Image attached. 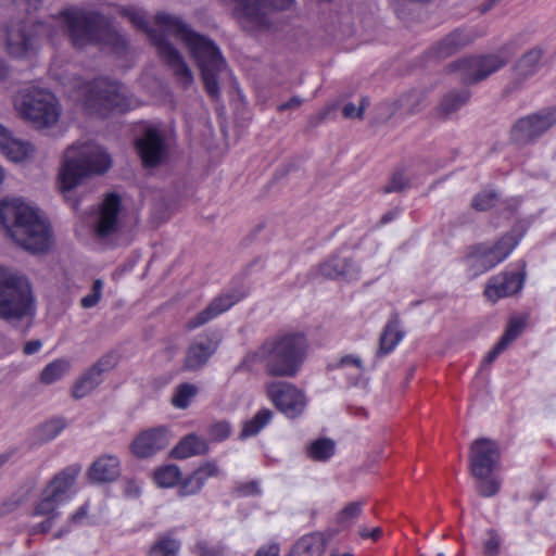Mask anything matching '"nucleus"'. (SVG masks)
<instances>
[{"mask_svg":"<svg viewBox=\"0 0 556 556\" xmlns=\"http://www.w3.org/2000/svg\"><path fill=\"white\" fill-rule=\"evenodd\" d=\"M46 27L38 21H11L7 25V49L13 58H24L34 52Z\"/></svg>","mask_w":556,"mask_h":556,"instance_id":"9b49d317","label":"nucleus"},{"mask_svg":"<svg viewBox=\"0 0 556 556\" xmlns=\"http://www.w3.org/2000/svg\"><path fill=\"white\" fill-rule=\"evenodd\" d=\"M98 45L109 46L118 54L124 53L128 48L127 39L112 26L109 17L106 20V26L100 35Z\"/></svg>","mask_w":556,"mask_h":556,"instance_id":"473e14b6","label":"nucleus"},{"mask_svg":"<svg viewBox=\"0 0 556 556\" xmlns=\"http://www.w3.org/2000/svg\"><path fill=\"white\" fill-rule=\"evenodd\" d=\"M0 151L17 163L33 156L35 149L29 142L15 139L8 129L0 126Z\"/></svg>","mask_w":556,"mask_h":556,"instance_id":"a878e982","label":"nucleus"},{"mask_svg":"<svg viewBox=\"0 0 556 556\" xmlns=\"http://www.w3.org/2000/svg\"><path fill=\"white\" fill-rule=\"evenodd\" d=\"M198 392L199 388L197 386L188 382L181 383L176 388L170 402L175 407L185 409Z\"/></svg>","mask_w":556,"mask_h":556,"instance_id":"4c0bfd02","label":"nucleus"},{"mask_svg":"<svg viewBox=\"0 0 556 556\" xmlns=\"http://www.w3.org/2000/svg\"><path fill=\"white\" fill-rule=\"evenodd\" d=\"M42 3L43 0H0L1 7H10L14 4L18 7L21 11H25L28 14L38 11Z\"/></svg>","mask_w":556,"mask_h":556,"instance_id":"3c124183","label":"nucleus"},{"mask_svg":"<svg viewBox=\"0 0 556 556\" xmlns=\"http://www.w3.org/2000/svg\"><path fill=\"white\" fill-rule=\"evenodd\" d=\"M336 108H337L336 104H331V105L324 108L321 111H319L318 113H316L309 117L308 124L312 127H317L319 124H321L329 117L330 113L333 112L336 110Z\"/></svg>","mask_w":556,"mask_h":556,"instance_id":"4d7b16f0","label":"nucleus"},{"mask_svg":"<svg viewBox=\"0 0 556 556\" xmlns=\"http://www.w3.org/2000/svg\"><path fill=\"white\" fill-rule=\"evenodd\" d=\"M470 98L469 90H451L447 93H445L438 106L435 108V115L441 118L445 119L451 114L458 111L463 105H465Z\"/></svg>","mask_w":556,"mask_h":556,"instance_id":"c756f323","label":"nucleus"},{"mask_svg":"<svg viewBox=\"0 0 556 556\" xmlns=\"http://www.w3.org/2000/svg\"><path fill=\"white\" fill-rule=\"evenodd\" d=\"M81 101L90 114L106 116L112 110L124 111L127 101L117 84L100 78L86 84L81 89Z\"/></svg>","mask_w":556,"mask_h":556,"instance_id":"1a4fd4ad","label":"nucleus"},{"mask_svg":"<svg viewBox=\"0 0 556 556\" xmlns=\"http://www.w3.org/2000/svg\"><path fill=\"white\" fill-rule=\"evenodd\" d=\"M488 540L483 543V553L485 556H497L501 551L500 535L493 529L488 530Z\"/></svg>","mask_w":556,"mask_h":556,"instance_id":"603ef678","label":"nucleus"},{"mask_svg":"<svg viewBox=\"0 0 556 556\" xmlns=\"http://www.w3.org/2000/svg\"><path fill=\"white\" fill-rule=\"evenodd\" d=\"M169 444L165 428H154L141 432L131 443V451L139 458H148Z\"/></svg>","mask_w":556,"mask_h":556,"instance_id":"4be33fe9","label":"nucleus"},{"mask_svg":"<svg viewBox=\"0 0 556 556\" xmlns=\"http://www.w3.org/2000/svg\"><path fill=\"white\" fill-rule=\"evenodd\" d=\"M307 353V340L303 332H283L268 338L247 362L262 361L271 377L292 378L298 375Z\"/></svg>","mask_w":556,"mask_h":556,"instance_id":"7ed1b4c3","label":"nucleus"},{"mask_svg":"<svg viewBox=\"0 0 556 556\" xmlns=\"http://www.w3.org/2000/svg\"><path fill=\"white\" fill-rule=\"evenodd\" d=\"M497 201V193L492 190H483L477 193L471 202V207L478 212L492 208Z\"/></svg>","mask_w":556,"mask_h":556,"instance_id":"c03bdc74","label":"nucleus"},{"mask_svg":"<svg viewBox=\"0 0 556 556\" xmlns=\"http://www.w3.org/2000/svg\"><path fill=\"white\" fill-rule=\"evenodd\" d=\"M56 20L62 33L76 49L98 45L106 26L108 16L83 7H68L60 11Z\"/></svg>","mask_w":556,"mask_h":556,"instance_id":"423d86ee","label":"nucleus"},{"mask_svg":"<svg viewBox=\"0 0 556 556\" xmlns=\"http://www.w3.org/2000/svg\"><path fill=\"white\" fill-rule=\"evenodd\" d=\"M334 533V531H327L305 534L293 544L290 551L298 556H323L327 543Z\"/></svg>","mask_w":556,"mask_h":556,"instance_id":"393cba45","label":"nucleus"},{"mask_svg":"<svg viewBox=\"0 0 556 556\" xmlns=\"http://www.w3.org/2000/svg\"><path fill=\"white\" fill-rule=\"evenodd\" d=\"M342 115L344 118H348V119H352V118L358 119V106H356L352 102L346 103L342 109Z\"/></svg>","mask_w":556,"mask_h":556,"instance_id":"0e129e2a","label":"nucleus"},{"mask_svg":"<svg viewBox=\"0 0 556 556\" xmlns=\"http://www.w3.org/2000/svg\"><path fill=\"white\" fill-rule=\"evenodd\" d=\"M30 489L20 490L0 504V517L15 510L28 497Z\"/></svg>","mask_w":556,"mask_h":556,"instance_id":"a18cd8bd","label":"nucleus"},{"mask_svg":"<svg viewBox=\"0 0 556 556\" xmlns=\"http://www.w3.org/2000/svg\"><path fill=\"white\" fill-rule=\"evenodd\" d=\"M0 223L23 249L37 253L49 248L50 229L38 211L17 198L0 201Z\"/></svg>","mask_w":556,"mask_h":556,"instance_id":"f03ea898","label":"nucleus"},{"mask_svg":"<svg viewBox=\"0 0 556 556\" xmlns=\"http://www.w3.org/2000/svg\"><path fill=\"white\" fill-rule=\"evenodd\" d=\"M205 433L208 442H222L230 437L231 426L226 420L214 421L206 427Z\"/></svg>","mask_w":556,"mask_h":556,"instance_id":"37998d69","label":"nucleus"},{"mask_svg":"<svg viewBox=\"0 0 556 556\" xmlns=\"http://www.w3.org/2000/svg\"><path fill=\"white\" fill-rule=\"evenodd\" d=\"M231 9L233 17L241 23L243 21V0H220Z\"/></svg>","mask_w":556,"mask_h":556,"instance_id":"13d9d810","label":"nucleus"},{"mask_svg":"<svg viewBox=\"0 0 556 556\" xmlns=\"http://www.w3.org/2000/svg\"><path fill=\"white\" fill-rule=\"evenodd\" d=\"M204 483L201 478L193 471L189 477H187L180 484L179 494L182 496L193 495L198 493Z\"/></svg>","mask_w":556,"mask_h":556,"instance_id":"8fccbe9b","label":"nucleus"},{"mask_svg":"<svg viewBox=\"0 0 556 556\" xmlns=\"http://www.w3.org/2000/svg\"><path fill=\"white\" fill-rule=\"evenodd\" d=\"M556 124V109H545L519 118L510 129V140L526 147L542 137Z\"/></svg>","mask_w":556,"mask_h":556,"instance_id":"f8f14e48","label":"nucleus"},{"mask_svg":"<svg viewBox=\"0 0 556 556\" xmlns=\"http://www.w3.org/2000/svg\"><path fill=\"white\" fill-rule=\"evenodd\" d=\"M219 341L216 333L197 337L186 351L182 369L186 371L202 369L217 351Z\"/></svg>","mask_w":556,"mask_h":556,"instance_id":"f3484780","label":"nucleus"},{"mask_svg":"<svg viewBox=\"0 0 556 556\" xmlns=\"http://www.w3.org/2000/svg\"><path fill=\"white\" fill-rule=\"evenodd\" d=\"M71 367V363L66 359H55L48 364L40 374V380L45 384H51L62 378Z\"/></svg>","mask_w":556,"mask_h":556,"instance_id":"c9c22d12","label":"nucleus"},{"mask_svg":"<svg viewBox=\"0 0 556 556\" xmlns=\"http://www.w3.org/2000/svg\"><path fill=\"white\" fill-rule=\"evenodd\" d=\"M346 265H348V258H341L339 256H334L320 265L319 273L321 276H324L326 278H330V279L351 277L354 275V271L353 270L344 271V268Z\"/></svg>","mask_w":556,"mask_h":556,"instance_id":"f704fd0d","label":"nucleus"},{"mask_svg":"<svg viewBox=\"0 0 556 556\" xmlns=\"http://www.w3.org/2000/svg\"><path fill=\"white\" fill-rule=\"evenodd\" d=\"M358 534L362 539L370 538L374 541H377L381 536L382 530L381 528L377 527L370 531L367 527L362 526L358 528Z\"/></svg>","mask_w":556,"mask_h":556,"instance_id":"e2e57ef3","label":"nucleus"},{"mask_svg":"<svg viewBox=\"0 0 556 556\" xmlns=\"http://www.w3.org/2000/svg\"><path fill=\"white\" fill-rule=\"evenodd\" d=\"M273 412L269 408H262L250 420L245 421V437L257 434L270 420Z\"/></svg>","mask_w":556,"mask_h":556,"instance_id":"79ce46f5","label":"nucleus"},{"mask_svg":"<svg viewBox=\"0 0 556 556\" xmlns=\"http://www.w3.org/2000/svg\"><path fill=\"white\" fill-rule=\"evenodd\" d=\"M65 427V421L61 418L51 419L42 424L39 428V435L42 440L49 441L54 439Z\"/></svg>","mask_w":556,"mask_h":556,"instance_id":"de8ad7c7","label":"nucleus"},{"mask_svg":"<svg viewBox=\"0 0 556 556\" xmlns=\"http://www.w3.org/2000/svg\"><path fill=\"white\" fill-rule=\"evenodd\" d=\"M78 472L79 468L76 467L64 469L54 476L46 490L52 492V496H58L60 500L64 501L65 494L74 484Z\"/></svg>","mask_w":556,"mask_h":556,"instance_id":"7c9ffc66","label":"nucleus"},{"mask_svg":"<svg viewBox=\"0 0 556 556\" xmlns=\"http://www.w3.org/2000/svg\"><path fill=\"white\" fill-rule=\"evenodd\" d=\"M210 450L208 441L195 433L185 435L172 450L170 456L185 459L191 456L205 455Z\"/></svg>","mask_w":556,"mask_h":556,"instance_id":"cd10ccee","label":"nucleus"},{"mask_svg":"<svg viewBox=\"0 0 556 556\" xmlns=\"http://www.w3.org/2000/svg\"><path fill=\"white\" fill-rule=\"evenodd\" d=\"M180 471L176 465H167L154 472V481L162 488L173 486L179 479Z\"/></svg>","mask_w":556,"mask_h":556,"instance_id":"58836bf2","label":"nucleus"},{"mask_svg":"<svg viewBox=\"0 0 556 556\" xmlns=\"http://www.w3.org/2000/svg\"><path fill=\"white\" fill-rule=\"evenodd\" d=\"M121 14L148 35L150 41L157 48L161 59L172 70L177 83L187 89L194 80L192 71L180 52L168 42L165 33L182 40L197 63L207 96L213 100L219 98V77L226 70V61L219 48L210 38L193 31L179 17L165 12H159L154 17L161 30L149 25L144 11L140 9L124 8Z\"/></svg>","mask_w":556,"mask_h":556,"instance_id":"f257e3e1","label":"nucleus"},{"mask_svg":"<svg viewBox=\"0 0 556 556\" xmlns=\"http://www.w3.org/2000/svg\"><path fill=\"white\" fill-rule=\"evenodd\" d=\"M121 210L122 200L118 194L110 193L103 200L96 225V235L98 238H106L118 231L121 225Z\"/></svg>","mask_w":556,"mask_h":556,"instance_id":"6ab92c4d","label":"nucleus"},{"mask_svg":"<svg viewBox=\"0 0 556 556\" xmlns=\"http://www.w3.org/2000/svg\"><path fill=\"white\" fill-rule=\"evenodd\" d=\"M42 343L40 340H31V341H28L26 342V344L24 345V349H23V352L24 354L26 355H31L36 352L39 351V349L41 348Z\"/></svg>","mask_w":556,"mask_h":556,"instance_id":"338daca9","label":"nucleus"},{"mask_svg":"<svg viewBox=\"0 0 556 556\" xmlns=\"http://www.w3.org/2000/svg\"><path fill=\"white\" fill-rule=\"evenodd\" d=\"M501 459L497 443L488 438L476 439L469 448V470L478 481V493L483 497L495 495L500 491L501 482L490 478Z\"/></svg>","mask_w":556,"mask_h":556,"instance_id":"0eeeda50","label":"nucleus"},{"mask_svg":"<svg viewBox=\"0 0 556 556\" xmlns=\"http://www.w3.org/2000/svg\"><path fill=\"white\" fill-rule=\"evenodd\" d=\"M280 547L277 543H268L261 546L255 556H279Z\"/></svg>","mask_w":556,"mask_h":556,"instance_id":"052dcab7","label":"nucleus"},{"mask_svg":"<svg viewBox=\"0 0 556 556\" xmlns=\"http://www.w3.org/2000/svg\"><path fill=\"white\" fill-rule=\"evenodd\" d=\"M351 271L353 270L354 271V275L351 276V277H342V279L346 280V281H351V280H355L358 278L359 276V268L358 266L355 264V262L351 258H348V265L345 266L344 268V271Z\"/></svg>","mask_w":556,"mask_h":556,"instance_id":"774afa93","label":"nucleus"},{"mask_svg":"<svg viewBox=\"0 0 556 556\" xmlns=\"http://www.w3.org/2000/svg\"><path fill=\"white\" fill-rule=\"evenodd\" d=\"M526 327V321L523 318L514 317L511 318L506 327V330L502 338L501 342H504L506 346H508L515 339H517Z\"/></svg>","mask_w":556,"mask_h":556,"instance_id":"49530a36","label":"nucleus"},{"mask_svg":"<svg viewBox=\"0 0 556 556\" xmlns=\"http://www.w3.org/2000/svg\"><path fill=\"white\" fill-rule=\"evenodd\" d=\"M180 542L169 535L160 538L149 551L150 556H177Z\"/></svg>","mask_w":556,"mask_h":556,"instance_id":"e433bc0d","label":"nucleus"},{"mask_svg":"<svg viewBox=\"0 0 556 556\" xmlns=\"http://www.w3.org/2000/svg\"><path fill=\"white\" fill-rule=\"evenodd\" d=\"M506 345L504 342L498 341L495 346L488 353V355L484 357L483 363L485 365L492 364L495 358L506 350Z\"/></svg>","mask_w":556,"mask_h":556,"instance_id":"680f3d73","label":"nucleus"},{"mask_svg":"<svg viewBox=\"0 0 556 556\" xmlns=\"http://www.w3.org/2000/svg\"><path fill=\"white\" fill-rule=\"evenodd\" d=\"M521 235L507 232L493 245L486 243L471 245L465 260L472 276L483 274L504 261L517 247Z\"/></svg>","mask_w":556,"mask_h":556,"instance_id":"9d476101","label":"nucleus"},{"mask_svg":"<svg viewBox=\"0 0 556 556\" xmlns=\"http://www.w3.org/2000/svg\"><path fill=\"white\" fill-rule=\"evenodd\" d=\"M136 148L146 167H155L167 154V144L162 130L147 127L136 140Z\"/></svg>","mask_w":556,"mask_h":556,"instance_id":"dca6fc26","label":"nucleus"},{"mask_svg":"<svg viewBox=\"0 0 556 556\" xmlns=\"http://www.w3.org/2000/svg\"><path fill=\"white\" fill-rule=\"evenodd\" d=\"M35 315L36 299L27 276L13 267L0 265V320L14 327L25 324V333Z\"/></svg>","mask_w":556,"mask_h":556,"instance_id":"20e7f679","label":"nucleus"},{"mask_svg":"<svg viewBox=\"0 0 556 556\" xmlns=\"http://www.w3.org/2000/svg\"><path fill=\"white\" fill-rule=\"evenodd\" d=\"M409 186V179L402 170L395 172L390 181L383 187L384 193L401 192Z\"/></svg>","mask_w":556,"mask_h":556,"instance_id":"09e8293b","label":"nucleus"},{"mask_svg":"<svg viewBox=\"0 0 556 556\" xmlns=\"http://www.w3.org/2000/svg\"><path fill=\"white\" fill-rule=\"evenodd\" d=\"M62 502L58 496H52V492L49 490H45L42 493L41 501L36 505L34 509V515L37 516H49L54 515V518L58 516L55 509L58 505Z\"/></svg>","mask_w":556,"mask_h":556,"instance_id":"ea45409f","label":"nucleus"},{"mask_svg":"<svg viewBox=\"0 0 556 556\" xmlns=\"http://www.w3.org/2000/svg\"><path fill=\"white\" fill-rule=\"evenodd\" d=\"M295 0H245V25L256 29H268L271 25L269 13L290 10Z\"/></svg>","mask_w":556,"mask_h":556,"instance_id":"a211bd4d","label":"nucleus"},{"mask_svg":"<svg viewBox=\"0 0 556 556\" xmlns=\"http://www.w3.org/2000/svg\"><path fill=\"white\" fill-rule=\"evenodd\" d=\"M116 364L117 357L113 352L102 355L74 383L72 388V396L79 400L90 394L102 383L104 374L113 370Z\"/></svg>","mask_w":556,"mask_h":556,"instance_id":"2eb2a0df","label":"nucleus"},{"mask_svg":"<svg viewBox=\"0 0 556 556\" xmlns=\"http://www.w3.org/2000/svg\"><path fill=\"white\" fill-rule=\"evenodd\" d=\"M240 300L241 294L239 292L233 291L220 294L219 296L213 299L204 309L199 312L195 316H193L187 321V329L193 330L198 327L207 324L213 318L219 316L220 314L229 309L233 304L238 303Z\"/></svg>","mask_w":556,"mask_h":556,"instance_id":"5701e85b","label":"nucleus"},{"mask_svg":"<svg viewBox=\"0 0 556 556\" xmlns=\"http://www.w3.org/2000/svg\"><path fill=\"white\" fill-rule=\"evenodd\" d=\"M545 51L541 47H534L525 52L514 66V76L511 81L505 88V94L519 89L523 81L533 76L541 66V60Z\"/></svg>","mask_w":556,"mask_h":556,"instance_id":"aec40b11","label":"nucleus"},{"mask_svg":"<svg viewBox=\"0 0 556 556\" xmlns=\"http://www.w3.org/2000/svg\"><path fill=\"white\" fill-rule=\"evenodd\" d=\"M194 472L198 475L199 478H201L202 482L204 483L207 478L218 476L219 468L216 462H206L202 464L197 470H194Z\"/></svg>","mask_w":556,"mask_h":556,"instance_id":"5fc2aeb1","label":"nucleus"},{"mask_svg":"<svg viewBox=\"0 0 556 556\" xmlns=\"http://www.w3.org/2000/svg\"><path fill=\"white\" fill-rule=\"evenodd\" d=\"M525 270L520 273H503L492 277L485 286L484 295L493 302L501 298L519 292L525 281Z\"/></svg>","mask_w":556,"mask_h":556,"instance_id":"412c9836","label":"nucleus"},{"mask_svg":"<svg viewBox=\"0 0 556 556\" xmlns=\"http://www.w3.org/2000/svg\"><path fill=\"white\" fill-rule=\"evenodd\" d=\"M265 388L269 400L283 415L296 418L303 414L307 400L301 389L282 380L268 382Z\"/></svg>","mask_w":556,"mask_h":556,"instance_id":"ddd939ff","label":"nucleus"},{"mask_svg":"<svg viewBox=\"0 0 556 556\" xmlns=\"http://www.w3.org/2000/svg\"><path fill=\"white\" fill-rule=\"evenodd\" d=\"M334 442L323 438L315 440L307 447V456L315 462H326L334 454Z\"/></svg>","mask_w":556,"mask_h":556,"instance_id":"72a5a7b5","label":"nucleus"},{"mask_svg":"<svg viewBox=\"0 0 556 556\" xmlns=\"http://www.w3.org/2000/svg\"><path fill=\"white\" fill-rule=\"evenodd\" d=\"M427 92L424 89H413L404 94H402L397 101L396 105L399 109L403 110L408 115H414L422 111L427 103Z\"/></svg>","mask_w":556,"mask_h":556,"instance_id":"2f4dec72","label":"nucleus"},{"mask_svg":"<svg viewBox=\"0 0 556 556\" xmlns=\"http://www.w3.org/2000/svg\"><path fill=\"white\" fill-rule=\"evenodd\" d=\"M403 337L404 332L400 329L399 316L393 314L380 336L377 355L382 356L392 352Z\"/></svg>","mask_w":556,"mask_h":556,"instance_id":"c85d7f7f","label":"nucleus"},{"mask_svg":"<svg viewBox=\"0 0 556 556\" xmlns=\"http://www.w3.org/2000/svg\"><path fill=\"white\" fill-rule=\"evenodd\" d=\"M303 103V99L299 96L291 97L288 101L282 102L277 105L276 110L278 112H287L299 109Z\"/></svg>","mask_w":556,"mask_h":556,"instance_id":"bf43d9fd","label":"nucleus"},{"mask_svg":"<svg viewBox=\"0 0 556 556\" xmlns=\"http://www.w3.org/2000/svg\"><path fill=\"white\" fill-rule=\"evenodd\" d=\"M473 39L470 31L465 28H456L438 41L430 49V53L438 59H446L470 45Z\"/></svg>","mask_w":556,"mask_h":556,"instance_id":"b1692460","label":"nucleus"},{"mask_svg":"<svg viewBox=\"0 0 556 556\" xmlns=\"http://www.w3.org/2000/svg\"><path fill=\"white\" fill-rule=\"evenodd\" d=\"M198 556H223V549L218 546H210L205 541H199L195 545Z\"/></svg>","mask_w":556,"mask_h":556,"instance_id":"6e6d98bb","label":"nucleus"},{"mask_svg":"<svg viewBox=\"0 0 556 556\" xmlns=\"http://www.w3.org/2000/svg\"><path fill=\"white\" fill-rule=\"evenodd\" d=\"M111 167L110 156L93 142L74 144L65 151L59 174L60 189L68 192L94 175Z\"/></svg>","mask_w":556,"mask_h":556,"instance_id":"39448f33","label":"nucleus"},{"mask_svg":"<svg viewBox=\"0 0 556 556\" xmlns=\"http://www.w3.org/2000/svg\"><path fill=\"white\" fill-rule=\"evenodd\" d=\"M127 496L137 497L140 495V486L132 480H128L125 485Z\"/></svg>","mask_w":556,"mask_h":556,"instance_id":"69168bd1","label":"nucleus"},{"mask_svg":"<svg viewBox=\"0 0 556 556\" xmlns=\"http://www.w3.org/2000/svg\"><path fill=\"white\" fill-rule=\"evenodd\" d=\"M507 61L497 54L470 56L455 61L448 65L451 72H459V80L476 84L503 67Z\"/></svg>","mask_w":556,"mask_h":556,"instance_id":"4468645a","label":"nucleus"},{"mask_svg":"<svg viewBox=\"0 0 556 556\" xmlns=\"http://www.w3.org/2000/svg\"><path fill=\"white\" fill-rule=\"evenodd\" d=\"M103 288V282L100 279L93 281L92 291L90 294L84 296L80 301V304L84 308H91L98 304L101 299V291Z\"/></svg>","mask_w":556,"mask_h":556,"instance_id":"864d4df0","label":"nucleus"},{"mask_svg":"<svg viewBox=\"0 0 556 556\" xmlns=\"http://www.w3.org/2000/svg\"><path fill=\"white\" fill-rule=\"evenodd\" d=\"M15 105L24 118L37 128L49 127L59 119L54 96L40 88L27 87L20 91Z\"/></svg>","mask_w":556,"mask_h":556,"instance_id":"6e6552de","label":"nucleus"},{"mask_svg":"<svg viewBox=\"0 0 556 556\" xmlns=\"http://www.w3.org/2000/svg\"><path fill=\"white\" fill-rule=\"evenodd\" d=\"M119 473V460L113 455L99 457L87 471L89 480L96 483L112 482L118 478Z\"/></svg>","mask_w":556,"mask_h":556,"instance_id":"bb28decb","label":"nucleus"},{"mask_svg":"<svg viewBox=\"0 0 556 556\" xmlns=\"http://www.w3.org/2000/svg\"><path fill=\"white\" fill-rule=\"evenodd\" d=\"M363 508V502L356 501L349 503L342 508L337 515V523L341 529L350 527L353 521L361 515Z\"/></svg>","mask_w":556,"mask_h":556,"instance_id":"a19ab883","label":"nucleus"}]
</instances>
